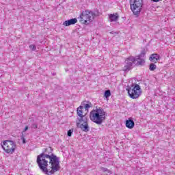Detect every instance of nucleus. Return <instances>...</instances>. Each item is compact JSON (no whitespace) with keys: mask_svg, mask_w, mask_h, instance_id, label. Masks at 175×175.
I'll use <instances>...</instances> for the list:
<instances>
[{"mask_svg":"<svg viewBox=\"0 0 175 175\" xmlns=\"http://www.w3.org/2000/svg\"><path fill=\"white\" fill-rule=\"evenodd\" d=\"M44 152L37 157V163L42 172L47 175H52L61 170L59 157L53 153L48 154Z\"/></svg>","mask_w":175,"mask_h":175,"instance_id":"1","label":"nucleus"},{"mask_svg":"<svg viewBox=\"0 0 175 175\" xmlns=\"http://www.w3.org/2000/svg\"><path fill=\"white\" fill-rule=\"evenodd\" d=\"M90 118L94 124L102 125L106 120V111L102 108L93 109L90 113Z\"/></svg>","mask_w":175,"mask_h":175,"instance_id":"2","label":"nucleus"},{"mask_svg":"<svg viewBox=\"0 0 175 175\" xmlns=\"http://www.w3.org/2000/svg\"><path fill=\"white\" fill-rule=\"evenodd\" d=\"M145 57L146 54L144 53H142L139 55L135 57L131 56L125 61L126 66L124 67V70H129L131 68H132L133 64H135V65H143V64H144Z\"/></svg>","mask_w":175,"mask_h":175,"instance_id":"3","label":"nucleus"},{"mask_svg":"<svg viewBox=\"0 0 175 175\" xmlns=\"http://www.w3.org/2000/svg\"><path fill=\"white\" fill-rule=\"evenodd\" d=\"M129 96L131 99H137L140 95H142V88L138 84H133L131 86H128L126 88Z\"/></svg>","mask_w":175,"mask_h":175,"instance_id":"4","label":"nucleus"},{"mask_svg":"<svg viewBox=\"0 0 175 175\" xmlns=\"http://www.w3.org/2000/svg\"><path fill=\"white\" fill-rule=\"evenodd\" d=\"M95 18V13L92 11L85 10L82 12L80 15V23L88 25Z\"/></svg>","mask_w":175,"mask_h":175,"instance_id":"5","label":"nucleus"},{"mask_svg":"<svg viewBox=\"0 0 175 175\" xmlns=\"http://www.w3.org/2000/svg\"><path fill=\"white\" fill-rule=\"evenodd\" d=\"M130 8L135 16H139L143 9V0H130Z\"/></svg>","mask_w":175,"mask_h":175,"instance_id":"6","label":"nucleus"},{"mask_svg":"<svg viewBox=\"0 0 175 175\" xmlns=\"http://www.w3.org/2000/svg\"><path fill=\"white\" fill-rule=\"evenodd\" d=\"M1 146L6 154H13L16 151L17 145L13 141L6 140L1 144Z\"/></svg>","mask_w":175,"mask_h":175,"instance_id":"7","label":"nucleus"},{"mask_svg":"<svg viewBox=\"0 0 175 175\" xmlns=\"http://www.w3.org/2000/svg\"><path fill=\"white\" fill-rule=\"evenodd\" d=\"M76 122L77 126H79L83 132H88V131H90V127L88 126V118L83 117L82 119H79V120H76Z\"/></svg>","mask_w":175,"mask_h":175,"instance_id":"8","label":"nucleus"},{"mask_svg":"<svg viewBox=\"0 0 175 175\" xmlns=\"http://www.w3.org/2000/svg\"><path fill=\"white\" fill-rule=\"evenodd\" d=\"M119 19L120 15L117 12L109 14V21L110 23H117Z\"/></svg>","mask_w":175,"mask_h":175,"instance_id":"9","label":"nucleus"},{"mask_svg":"<svg viewBox=\"0 0 175 175\" xmlns=\"http://www.w3.org/2000/svg\"><path fill=\"white\" fill-rule=\"evenodd\" d=\"M83 106H79L77 109V116H79L77 120H79L81 118L83 119V117H87L84 113V111L83 110Z\"/></svg>","mask_w":175,"mask_h":175,"instance_id":"10","label":"nucleus"},{"mask_svg":"<svg viewBox=\"0 0 175 175\" xmlns=\"http://www.w3.org/2000/svg\"><path fill=\"white\" fill-rule=\"evenodd\" d=\"M77 23V18H72L68 21H66L63 23L64 27H69V25H75Z\"/></svg>","mask_w":175,"mask_h":175,"instance_id":"11","label":"nucleus"},{"mask_svg":"<svg viewBox=\"0 0 175 175\" xmlns=\"http://www.w3.org/2000/svg\"><path fill=\"white\" fill-rule=\"evenodd\" d=\"M126 126L129 128V129H133L135 127V122L132 120V119H129L126 121Z\"/></svg>","mask_w":175,"mask_h":175,"instance_id":"12","label":"nucleus"},{"mask_svg":"<svg viewBox=\"0 0 175 175\" xmlns=\"http://www.w3.org/2000/svg\"><path fill=\"white\" fill-rule=\"evenodd\" d=\"M158 60H159V55L158 54H152L150 57V61L151 62H157Z\"/></svg>","mask_w":175,"mask_h":175,"instance_id":"13","label":"nucleus"},{"mask_svg":"<svg viewBox=\"0 0 175 175\" xmlns=\"http://www.w3.org/2000/svg\"><path fill=\"white\" fill-rule=\"evenodd\" d=\"M111 96V93L110 92V90H107L104 93V96L106 98V99H109L110 96Z\"/></svg>","mask_w":175,"mask_h":175,"instance_id":"14","label":"nucleus"},{"mask_svg":"<svg viewBox=\"0 0 175 175\" xmlns=\"http://www.w3.org/2000/svg\"><path fill=\"white\" fill-rule=\"evenodd\" d=\"M92 104H91V103H88V104H85L84 107L86 111H88V109H90V107H92Z\"/></svg>","mask_w":175,"mask_h":175,"instance_id":"15","label":"nucleus"},{"mask_svg":"<svg viewBox=\"0 0 175 175\" xmlns=\"http://www.w3.org/2000/svg\"><path fill=\"white\" fill-rule=\"evenodd\" d=\"M157 69V65L154 64H150V70H155Z\"/></svg>","mask_w":175,"mask_h":175,"instance_id":"16","label":"nucleus"},{"mask_svg":"<svg viewBox=\"0 0 175 175\" xmlns=\"http://www.w3.org/2000/svg\"><path fill=\"white\" fill-rule=\"evenodd\" d=\"M30 50H32L33 51H35L36 50V46L34 44L29 45Z\"/></svg>","mask_w":175,"mask_h":175,"instance_id":"17","label":"nucleus"},{"mask_svg":"<svg viewBox=\"0 0 175 175\" xmlns=\"http://www.w3.org/2000/svg\"><path fill=\"white\" fill-rule=\"evenodd\" d=\"M72 133H73V130H69L68 131L67 135H68V136H69V137H70V136H72Z\"/></svg>","mask_w":175,"mask_h":175,"instance_id":"18","label":"nucleus"},{"mask_svg":"<svg viewBox=\"0 0 175 175\" xmlns=\"http://www.w3.org/2000/svg\"><path fill=\"white\" fill-rule=\"evenodd\" d=\"M31 128H33L34 129H36V128H38V124H32Z\"/></svg>","mask_w":175,"mask_h":175,"instance_id":"19","label":"nucleus"},{"mask_svg":"<svg viewBox=\"0 0 175 175\" xmlns=\"http://www.w3.org/2000/svg\"><path fill=\"white\" fill-rule=\"evenodd\" d=\"M28 131V126H25L23 132H27Z\"/></svg>","mask_w":175,"mask_h":175,"instance_id":"20","label":"nucleus"},{"mask_svg":"<svg viewBox=\"0 0 175 175\" xmlns=\"http://www.w3.org/2000/svg\"><path fill=\"white\" fill-rule=\"evenodd\" d=\"M21 139L23 140V144H25V139H24V137H22Z\"/></svg>","mask_w":175,"mask_h":175,"instance_id":"21","label":"nucleus"},{"mask_svg":"<svg viewBox=\"0 0 175 175\" xmlns=\"http://www.w3.org/2000/svg\"><path fill=\"white\" fill-rule=\"evenodd\" d=\"M152 2H159V0H151Z\"/></svg>","mask_w":175,"mask_h":175,"instance_id":"22","label":"nucleus"},{"mask_svg":"<svg viewBox=\"0 0 175 175\" xmlns=\"http://www.w3.org/2000/svg\"><path fill=\"white\" fill-rule=\"evenodd\" d=\"M45 150H51V148H46Z\"/></svg>","mask_w":175,"mask_h":175,"instance_id":"23","label":"nucleus"},{"mask_svg":"<svg viewBox=\"0 0 175 175\" xmlns=\"http://www.w3.org/2000/svg\"><path fill=\"white\" fill-rule=\"evenodd\" d=\"M104 172H106V169H103Z\"/></svg>","mask_w":175,"mask_h":175,"instance_id":"24","label":"nucleus"}]
</instances>
